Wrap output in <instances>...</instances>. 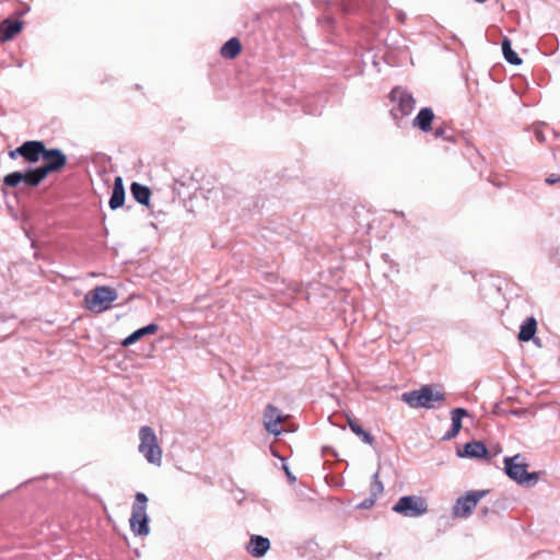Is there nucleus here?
<instances>
[{
  "mask_svg": "<svg viewBox=\"0 0 560 560\" xmlns=\"http://www.w3.org/2000/svg\"><path fill=\"white\" fill-rule=\"evenodd\" d=\"M401 400L410 408L433 409L438 402L445 400V394L432 385H423L419 389L402 393Z\"/></svg>",
  "mask_w": 560,
  "mask_h": 560,
  "instance_id": "1",
  "label": "nucleus"
},
{
  "mask_svg": "<svg viewBox=\"0 0 560 560\" xmlns=\"http://www.w3.org/2000/svg\"><path fill=\"white\" fill-rule=\"evenodd\" d=\"M139 446L138 451L148 463L160 466L162 463V448L158 443V438L154 430L149 425H143L139 430Z\"/></svg>",
  "mask_w": 560,
  "mask_h": 560,
  "instance_id": "2",
  "label": "nucleus"
},
{
  "mask_svg": "<svg viewBox=\"0 0 560 560\" xmlns=\"http://www.w3.org/2000/svg\"><path fill=\"white\" fill-rule=\"evenodd\" d=\"M147 503V495L142 492H138L129 518L130 529L136 536H147L150 533Z\"/></svg>",
  "mask_w": 560,
  "mask_h": 560,
  "instance_id": "3",
  "label": "nucleus"
},
{
  "mask_svg": "<svg viewBox=\"0 0 560 560\" xmlns=\"http://www.w3.org/2000/svg\"><path fill=\"white\" fill-rule=\"evenodd\" d=\"M46 177L45 172L37 166L35 168H28L25 172L15 171L7 174L3 177V185L12 188L19 187L20 185L33 188L37 187Z\"/></svg>",
  "mask_w": 560,
  "mask_h": 560,
  "instance_id": "4",
  "label": "nucleus"
},
{
  "mask_svg": "<svg viewBox=\"0 0 560 560\" xmlns=\"http://www.w3.org/2000/svg\"><path fill=\"white\" fill-rule=\"evenodd\" d=\"M520 459L521 455L504 458V470L508 477L520 485L536 483L538 480L537 472H527V464Z\"/></svg>",
  "mask_w": 560,
  "mask_h": 560,
  "instance_id": "5",
  "label": "nucleus"
},
{
  "mask_svg": "<svg viewBox=\"0 0 560 560\" xmlns=\"http://www.w3.org/2000/svg\"><path fill=\"white\" fill-rule=\"evenodd\" d=\"M118 298L117 291L110 287H96L85 296L88 308L95 312H103L110 307V304Z\"/></svg>",
  "mask_w": 560,
  "mask_h": 560,
  "instance_id": "6",
  "label": "nucleus"
},
{
  "mask_svg": "<svg viewBox=\"0 0 560 560\" xmlns=\"http://www.w3.org/2000/svg\"><path fill=\"white\" fill-rule=\"evenodd\" d=\"M390 100L395 105L390 113L395 120L401 119L410 115L416 106V101L412 95L405 89L396 86L390 92Z\"/></svg>",
  "mask_w": 560,
  "mask_h": 560,
  "instance_id": "7",
  "label": "nucleus"
},
{
  "mask_svg": "<svg viewBox=\"0 0 560 560\" xmlns=\"http://www.w3.org/2000/svg\"><path fill=\"white\" fill-rule=\"evenodd\" d=\"M393 511L405 517H418L428 512V504L421 497L405 495L393 506Z\"/></svg>",
  "mask_w": 560,
  "mask_h": 560,
  "instance_id": "8",
  "label": "nucleus"
},
{
  "mask_svg": "<svg viewBox=\"0 0 560 560\" xmlns=\"http://www.w3.org/2000/svg\"><path fill=\"white\" fill-rule=\"evenodd\" d=\"M486 494L485 490H471L459 497L452 509L453 517L467 518Z\"/></svg>",
  "mask_w": 560,
  "mask_h": 560,
  "instance_id": "9",
  "label": "nucleus"
},
{
  "mask_svg": "<svg viewBox=\"0 0 560 560\" xmlns=\"http://www.w3.org/2000/svg\"><path fill=\"white\" fill-rule=\"evenodd\" d=\"M42 158L45 161V164L40 165L39 167L45 172L47 176L49 173L60 171L67 163V156L60 149L45 148Z\"/></svg>",
  "mask_w": 560,
  "mask_h": 560,
  "instance_id": "10",
  "label": "nucleus"
},
{
  "mask_svg": "<svg viewBox=\"0 0 560 560\" xmlns=\"http://www.w3.org/2000/svg\"><path fill=\"white\" fill-rule=\"evenodd\" d=\"M284 418L277 407L268 405L264 412L265 429L271 434L279 435L282 432L281 423Z\"/></svg>",
  "mask_w": 560,
  "mask_h": 560,
  "instance_id": "11",
  "label": "nucleus"
},
{
  "mask_svg": "<svg viewBox=\"0 0 560 560\" xmlns=\"http://www.w3.org/2000/svg\"><path fill=\"white\" fill-rule=\"evenodd\" d=\"M45 144L39 140H30L22 143L21 156L30 163H37L43 156Z\"/></svg>",
  "mask_w": 560,
  "mask_h": 560,
  "instance_id": "12",
  "label": "nucleus"
},
{
  "mask_svg": "<svg viewBox=\"0 0 560 560\" xmlns=\"http://www.w3.org/2000/svg\"><path fill=\"white\" fill-rule=\"evenodd\" d=\"M270 548V540L260 535H252L246 550L254 558L264 557Z\"/></svg>",
  "mask_w": 560,
  "mask_h": 560,
  "instance_id": "13",
  "label": "nucleus"
},
{
  "mask_svg": "<svg viewBox=\"0 0 560 560\" xmlns=\"http://www.w3.org/2000/svg\"><path fill=\"white\" fill-rule=\"evenodd\" d=\"M468 416V411L462 407L454 408L451 411V420L452 427L451 429L443 435V441H450L456 438L462 429V420L464 417Z\"/></svg>",
  "mask_w": 560,
  "mask_h": 560,
  "instance_id": "14",
  "label": "nucleus"
},
{
  "mask_svg": "<svg viewBox=\"0 0 560 560\" xmlns=\"http://www.w3.org/2000/svg\"><path fill=\"white\" fill-rule=\"evenodd\" d=\"M488 454L486 445L480 441H471L464 445L463 450L457 451L459 457L482 458Z\"/></svg>",
  "mask_w": 560,
  "mask_h": 560,
  "instance_id": "15",
  "label": "nucleus"
},
{
  "mask_svg": "<svg viewBox=\"0 0 560 560\" xmlns=\"http://www.w3.org/2000/svg\"><path fill=\"white\" fill-rule=\"evenodd\" d=\"M23 23L19 20L5 19L0 23L1 42L11 40L22 30Z\"/></svg>",
  "mask_w": 560,
  "mask_h": 560,
  "instance_id": "16",
  "label": "nucleus"
},
{
  "mask_svg": "<svg viewBox=\"0 0 560 560\" xmlns=\"http://www.w3.org/2000/svg\"><path fill=\"white\" fill-rule=\"evenodd\" d=\"M125 202V187L122 183V178L117 176L114 180L113 191L109 199V208L112 210H116L120 208Z\"/></svg>",
  "mask_w": 560,
  "mask_h": 560,
  "instance_id": "17",
  "label": "nucleus"
},
{
  "mask_svg": "<svg viewBox=\"0 0 560 560\" xmlns=\"http://www.w3.org/2000/svg\"><path fill=\"white\" fill-rule=\"evenodd\" d=\"M434 119V113L429 107H423L419 110L418 115L413 119V126L419 128L421 131L431 130V125Z\"/></svg>",
  "mask_w": 560,
  "mask_h": 560,
  "instance_id": "18",
  "label": "nucleus"
},
{
  "mask_svg": "<svg viewBox=\"0 0 560 560\" xmlns=\"http://www.w3.org/2000/svg\"><path fill=\"white\" fill-rule=\"evenodd\" d=\"M537 330V322L534 317H527L523 324L521 325L518 332V340L522 342H527L532 340Z\"/></svg>",
  "mask_w": 560,
  "mask_h": 560,
  "instance_id": "19",
  "label": "nucleus"
},
{
  "mask_svg": "<svg viewBox=\"0 0 560 560\" xmlns=\"http://www.w3.org/2000/svg\"><path fill=\"white\" fill-rule=\"evenodd\" d=\"M159 329V326L156 324H149L142 328L137 329L132 334H130L127 338L124 339L122 346L128 347L132 343H135L137 340L142 338L145 335H151L156 332Z\"/></svg>",
  "mask_w": 560,
  "mask_h": 560,
  "instance_id": "20",
  "label": "nucleus"
},
{
  "mask_svg": "<svg viewBox=\"0 0 560 560\" xmlns=\"http://www.w3.org/2000/svg\"><path fill=\"white\" fill-rule=\"evenodd\" d=\"M130 191L132 197L136 201H138L141 205H148L151 197V191L149 187L139 184V183H132L130 186Z\"/></svg>",
  "mask_w": 560,
  "mask_h": 560,
  "instance_id": "21",
  "label": "nucleus"
},
{
  "mask_svg": "<svg viewBox=\"0 0 560 560\" xmlns=\"http://www.w3.org/2000/svg\"><path fill=\"white\" fill-rule=\"evenodd\" d=\"M242 45L240 40L235 37L230 38L222 47H221V56L228 59L235 58L241 51Z\"/></svg>",
  "mask_w": 560,
  "mask_h": 560,
  "instance_id": "22",
  "label": "nucleus"
},
{
  "mask_svg": "<svg viewBox=\"0 0 560 560\" xmlns=\"http://www.w3.org/2000/svg\"><path fill=\"white\" fill-rule=\"evenodd\" d=\"M502 52L504 59L513 66H518L522 63V59L512 49V43L508 37H504L502 40Z\"/></svg>",
  "mask_w": 560,
  "mask_h": 560,
  "instance_id": "23",
  "label": "nucleus"
},
{
  "mask_svg": "<svg viewBox=\"0 0 560 560\" xmlns=\"http://www.w3.org/2000/svg\"><path fill=\"white\" fill-rule=\"evenodd\" d=\"M349 428L350 430L361 439V441L365 444H373L374 442V436L365 431L355 420H349Z\"/></svg>",
  "mask_w": 560,
  "mask_h": 560,
  "instance_id": "24",
  "label": "nucleus"
},
{
  "mask_svg": "<svg viewBox=\"0 0 560 560\" xmlns=\"http://www.w3.org/2000/svg\"><path fill=\"white\" fill-rule=\"evenodd\" d=\"M384 491V486L382 481L380 480V474L376 471L372 476V482H371V489H370V495H373L375 498L378 497Z\"/></svg>",
  "mask_w": 560,
  "mask_h": 560,
  "instance_id": "25",
  "label": "nucleus"
},
{
  "mask_svg": "<svg viewBox=\"0 0 560 560\" xmlns=\"http://www.w3.org/2000/svg\"><path fill=\"white\" fill-rule=\"evenodd\" d=\"M433 135H434L435 138H442V139L446 140V141H452L453 140V136L450 135L444 127L435 128Z\"/></svg>",
  "mask_w": 560,
  "mask_h": 560,
  "instance_id": "26",
  "label": "nucleus"
},
{
  "mask_svg": "<svg viewBox=\"0 0 560 560\" xmlns=\"http://www.w3.org/2000/svg\"><path fill=\"white\" fill-rule=\"evenodd\" d=\"M376 499L377 498L370 495L369 498L364 499L361 503H359L358 508L363 510L371 509L374 505Z\"/></svg>",
  "mask_w": 560,
  "mask_h": 560,
  "instance_id": "27",
  "label": "nucleus"
},
{
  "mask_svg": "<svg viewBox=\"0 0 560 560\" xmlns=\"http://www.w3.org/2000/svg\"><path fill=\"white\" fill-rule=\"evenodd\" d=\"M534 133H535V138L538 142H540V143L545 142L546 138L540 128L536 127L534 130Z\"/></svg>",
  "mask_w": 560,
  "mask_h": 560,
  "instance_id": "28",
  "label": "nucleus"
},
{
  "mask_svg": "<svg viewBox=\"0 0 560 560\" xmlns=\"http://www.w3.org/2000/svg\"><path fill=\"white\" fill-rule=\"evenodd\" d=\"M396 19L399 23H405L406 22V19H407V15L404 11L401 10H397L396 11Z\"/></svg>",
  "mask_w": 560,
  "mask_h": 560,
  "instance_id": "29",
  "label": "nucleus"
},
{
  "mask_svg": "<svg viewBox=\"0 0 560 560\" xmlns=\"http://www.w3.org/2000/svg\"><path fill=\"white\" fill-rule=\"evenodd\" d=\"M21 150H22V144H21L20 147H18L16 149L11 150V151L9 152V156H10L12 160H15L18 156H21V153H19V152H21Z\"/></svg>",
  "mask_w": 560,
  "mask_h": 560,
  "instance_id": "30",
  "label": "nucleus"
},
{
  "mask_svg": "<svg viewBox=\"0 0 560 560\" xmlns=\"http://www.w3.org/2000/svg\"><path fill=\"white\" fill-rule=\"evenodd\" d=\"M560 180V177L558 175H555V174H551L550 176H548L546 178V182L549 184V185H552L555 183H558Z\"/></svg>",
  "mask_w": 560,
  "mask_h": 560,
  "instance_id": "31",
  "label": "nucleus"
},
{
  "mask_svg": "<svg viewBox=\"0 0 560 560\" xmlns=\"http://www.w3.org/2000/svg\"><path fill=\"white\" fill-rule=\"evenodd\" d=\"M285 472H287V476L291 479V480H295V477L292 476V474L288 470V468H285Z\"/></svg>",
  "mask_w": 560,
  "mask_h": 560,
  "instance_id": "32",
  "label": "nucleus"
},
{
  "mask_svg": "<svg viewBox=\"0 0 560 560\" xmlns=\"http://www.w3.org/2000/svg\"><path fill=\"white\" fill-rule=\"evenodd\" d=\"M512 413L515 416H518L521 413V411L514 410V411H512Z\"/></svg>",
  "mask_w": 560,
  "mask_h": 560,
  "instance_id": "33",
  "label": "nucleus"
}]
</instances>
